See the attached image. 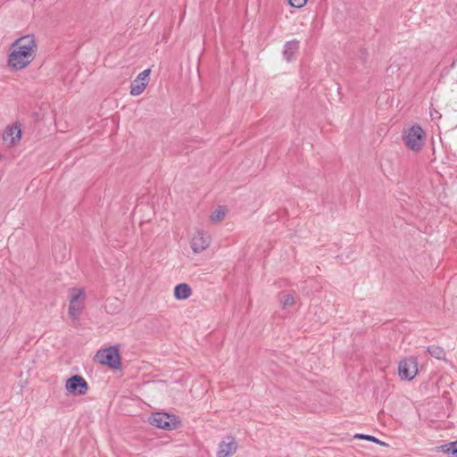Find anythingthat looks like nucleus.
Instances as JSON below:
<instances>
[{"label":"nucleus","instance_id":"f03ea898","mask_svg":"<svg viewBox=\"0 0 457 457\" xmlns=\"http://www.w3.org/2000/svg\"><path fill=\"white\" fill-rule=\"evenodd\" d=\"M425 132L419 125L411 127L403 136L406 146L413 152H420L424 145Z\"/></svg>","mask_w":457,"mask_h":457},{"label":"nucleus","instance_id":"0eeeda50","mask_svg":"<svg viewBox=\"0 0 457 457\" xmlns=\"http://www.w3.org/2000/svg\"><path fill=\"white\" fill-rule=\"evenodd\" d=\"M151 424L156 428L170 430L175 428L176 420L172 415L167 413L157 412L153 414L150 419Z\"/></svg>","mask_w":457,"mask_h":457},{"label":"nucleus","instance_id":"4468645a","mask_svg":"<svg viewBox=\"0 0 457 457\" xmlns=\"http://www.w3.org/2000/svg\"><path fill=\"white\" fill-rule=\"evenodd\" d=\"M427 352L434 358L437 360H445V351L443 347L437 345H429L427 348Z\"/></svg>","mask_w":457,"mask_h":457},{"label":"nucleus","instance_id":"f257e3e1","mask_svg":"<svg viewBox=\"0 0 457 457\" xmlns=\"http://www.w3.org/2000/svg\"><path fill=\"white\" fill-rule=\"evenodd\" d=\"M36 43L33 36L18 38L11 45V53L8 57V66L12 70H21L28 66L34 59Z\"/></svg>","mask_w":457,"mask_h":457},{"label":"nucleus","instance_id":"a211bd4d","mask_svg":"<svg viewBox=\"0 0 457 457\" xmlns=\"http://www.w3.org/2000/svg\"><path fill=\"white\" fill-rule=\"evenodd\" d=\"M354 438L364 439V440H368V441H370V442H374V443L378 444V445H384V443L379 441L378 438H376L373 436H370V435L356 434L354 436Z\"/></svg>","mask_w":457,"mask_h":457},{"label":"nucleus","instance_id":"7ed1b4c3","mask_svg":"<svg viewBox=\"0 0 457 457\" xmlns=\"http://www.w3.org/2000/svg\"><path fill=\"white\" fill-rule=\"evenodd\" d=\"M96 359L99 363L107 365L112 369H117L120 365L119 350L115 346L99 350L96 354Z\"/></svg>","mask_w":457,"mask_h":457},{"label":"nucleus","instance_id":"ddd939ff","mask_svg":"<svg viewBox=\"0 0 457 457\" xmlns=\"http://www.w3.org/2000/svg\"><path fill=\"white\" fill-rule=\"evenodd\" d=\"M299 49V41L294 39L292 41H288L284 45L283 55L284 58L290 62L295 56V53Z\"/></svg>","mask_w":457,"mask_h":457},{"label":"nucleus","instance_id":"dca6fc26","mask_svg":"<svg viewBox=\"0 0 457 457\" xmlns=\"http://www.w3.org/2000/svg\"><path fill=\"white\" fill-rule=\"evenodd\" d=\"M225 215L226 209L222 206H220L214 212H212L210 219L212 222H220L224 219Z\"/></svg>","mask_w":457,"mask_h":457},{"label":"nucleus","instance_id":"39448f33","mask_svg":"<svg viewBox=\"0 0 457 457\" xmlns=\"http://www.w3.org/2000/svg\"><path fill=\"white\" fill-rule=\"evenodd\" d=\"M65 389L74 395H85L88 391V384L79 375H73L66 380Z\"/></svg>","mask_w":457,"mask_h":457},{"label":"nucleus","instance_id":"423d86ee","mask_svg":"<svg viewBox=\"0 0 457 457\" xmlns=\"http://www.w3.org/2000/svg\"><path fill=\"white\" fill-rule=\"evenodd\" d=\"M398 372L402 379H413L418 372L417 360L411 357L400 361Z\"/></svg>","mask_w":457,"mask_h":457},{"label":"nucleus","instance_id":"2eb2a0df","mask_svg":"<svg viewBox=\"0 0 457 457\" xmlns=\"http://www.w3.org/2000/svg\"><path fill=\"white\" fill-rule=\"evenodd\" d=\"M438 449L447 454L457 456V440L448 444L442 445Z\"/></svg>","mask_w":457,"mask_h":457},{"label":"nucleus","instance_id":"f8f14e48","mask_svg":"<svg viewBox=\"0 0 457 457\" xmlns=\"http://www.w3.org/2000/svg\"><path fill=\"white\" fill-rule=\"evenodd\" d=\"M192 295V289L189 285L186 283L179 284L174 288V297L177 300H186Z\"/></svg>","mask_w":457,"mask_h":457},{"label":"nucleus","instance_id":"6e6552de","mask_svg":"<svg viewBox=\"0 0 457 457\" xmlns=\"http://www.w3.org/2000/svg\"><path fill=\"white\" fill-rule=\"evenodd\" d=\"M211 243V237L204 232L198 230L195 232L191 240V248L194 253H199L208 248Z\"/></svg>","mask_w":457,"mask_h":457},{"label":"nucleus","instance_id":"9d476101","mask_svg":"<svg viewBox=\"0 0 457 457\" xmlns=\"http://www.w3.org/2000/svg\"><path fill=\"white\" fill-rule=\"evenodd\" d=\"M150 74V70H145L141 71L138 76L131 82L130 86V95L131 96H139L144 92L147 84H148V76Z\"/></svg>","mask_w":457,"mask_h":457},{"label":"nucleus","instance_id":"f3484780","mask_svg":"<svg viewBox=\"0 0 457 457\" xmlns=\"http://www.w3.org/2000/svg\"><path fill=\"white\" fill-rule=\"evenodd\" d=\"M282 307L284 309L292 306L295 303V299L292 295H285L281 298Z\"/></svg>","mask_w":457,"mask_h":457},{"label":"nucleus","instance_id":"20e7f679","mask_svg":"<svg viewBox=\"0 0 457 457\" xmlns=\"http://www.w3.org/2000/svg\"><path fill=\"white\" fill-rule=\"evenodd\" d=\"M85 291L82 288H71L69 305V314L73 320H78L84 308Z\"/></svg>","mask_w":457,"mask_h":457},{"label":"nucleus","instance_id":"9b49d317","mask_svg":"<svg viewBox=\"0 0 457 457\" xmlns=\"http://www.w3.org/2000/svg\"><path fill=\"white\" fill-rule=\"evenodd\" d=\"M21 136V130L19 125L15 124L12 127H8L4 134L3 139L5 142H9L10 145H15L20 139Z\"/></svg>","mask_w":457,"mask_h":457},{"label":"nucleus","instance_id":"6ab92c4d","mask_svg":"<svg viewBox=\"0 0 457 457\" xmlns=\"http://www.w3.org/2000/svg\"><path fill=\"white\" fill-rule=\"evenodd\" d=\"M288 1V4L292 6V7H295V8H301L303 7L307 0H287Z\"/></svg>","mask_w":457,"mask_h":457},{"label":"nucleus","instance_id":"1a4fd4ad","mask_svg":"<svg viewBox=\"0 0 457 457\" xmlns=\"http://www.w3.org/2000/svg\"><path fill=\"white\" fill-rule=\"evenodd\" d=\"M237 449V443L231 436L224 437L219 444L217 457H230Z\"/></svg>","mask_w":457,"mask_h":457}]
</instances>
